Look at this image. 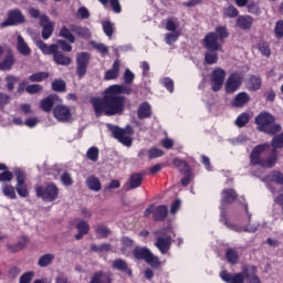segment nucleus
<instances>
[{
  "mask_svg": "<svg viewBox=\"0 0 283 283\" xmlns=\"http://www.w3.org/2000/svg\"><path fill=\"white\" fill-rule=\"evenodd\" d=\"M94 231L97 235V240H103L105 238H109V234L112 233V230H109V228H107V226H105L103 223L95 226Z\"/></svg>",
  "mask_w": 283,
  "mask_h": 283,
  "instance_id": "f704fd0d",
  "label": "nucleus"
},
{
  "mask_svg": "<svg viewBox=\"0 0 283 283\" xmlns=\"http://www.w3.org/2000/svg\"><path fill=\"white\" fill-rule=\"evenodd\" d=\"M77 17L80 19H90V10H87V8H85V7H81L77 10Z\"/></svg>",
  "mask_w": 283,
  "mask_h": 283,
  "instance_id": "774afa93",
  "label": "nucleus"
},
{
  "mask_svg": "<svg viewBox=\"0 0 283 283\" xmlns=\"http://www.w3.org/2000/svg\"><path fill=\"white\" fill-rule=\"evenodd\" d=\"M45 78H50V73L38 72V73H33L29 76V81L31 83H41V82L45 81Z\"/></svg>",
  "mask_w": 283,
  "mask_h": 283,
  "instance_id": "79ce46f5",
  "label": "nucleus"
},
{
  "mask_svg": "<svg viewBox=\"0 0 283 283\" xmlns=\"http://www.w3.org/2000/svg\"><path fill=\"white\" fill-rule=\"evenodd\" d=\"M90 283H112V279L103 271H97L93 274Z\"/></svg>",
  "mask_w": 283,
  "mask_h": 283,
  "instance_id": "e433bc0d",
  "label": "nucleus"
},
{
  "mask_svg": "<svg viewBox=\"0 0 283 283\" xmlns=\"http://www.w3.org/2000/svg\"><path fill=\"white\" fill-rule=\"evenodd\" d=\"M35 193L38 198H42L43 202H54L59 198V187L54 184H49L45 188L36 186Z\"/></svg>",
  "mask_w": 283,
  "mask_h": 283,
  "instance_id": "9d476101",
  "label": "nucleus"
},
{
  "mask_svg": "<svg viewBox=\"0 0 283 283\" xmlns=\"http://www.w3.org/2000/svg\"><path fill=\"white\" fill-rule=\"evenodd\" d=\"M222 282L226 283H262L260 276H258V266L255 265H244L242 272L229 273L227 270H222L219 274Z\"/></svg>",
  "mask_w": 283,
  "mask_h": 283,
  "instance_id": "7ed1b4c3",
  "label": "nucleus"
},
{
  "mask_svg": "<svg viewBox=\"0 0 283 283\" xmlns=\"http://www.w3.org/2000/svg\"><path fill=\"white\" fill-rule=\"evenodd\" d=\"M112 266L113 269H115V271H120L122 273H125L126 275H129L132 277V268H129L127 261L123 259H116L113 261Z\"/></svg>",
  "mask_w": 283,
  "mask_h": 283,
  "instance_id": "412c9836",
  "label": "nucleus"
},
{
  "mask_svg": "<svg viewBox=\"0 0 283 283\" xmlns=\"http://www.w3.org/2000/svg\"><path fill=\"white\" fill-rule=\"evenodd\" d=\"M220 222H222V224H224V227L228 226L229 221V217L227 216V206H220Z\"/></svg>",
  "mask_w": 283,
  "mask_h": 283,
  "instance_id": "13d9d810",
  "label": "nucleus"
},
{
  "mask_svg": "<svg viewBox=\"0 0 283 283\" xmlns=\"http://www.w3.org/2000/svg\"><path fill=\"white\" fill-rule=\"evenodd\" d=\"M163 156H165V151L160 148H150L148 150L149 160H154V158H160Z\"/></svg>",
  "mask_w": 283,
  "mask_h": 283,
  "instance_id": "8fccbe9b",
  "label": "nucleus"
},
{
  "mask_svg": "<svg viewBox=\"0 0 283 283\" xmlns=\"http://www.w3.org/2000/svg\"><path fill=\"white\" fill-rule=\"evenodd\" d=\"M34 277V272L29 271L20 276L19 283H31Z\"/></svg>",
  "mask_w": 283,
  "mask_h": 283,
  "instance_id": "680f3d73",
  "label": "nucleus"
},
{
  "mask_svg": "<svg viewBox=\"0 0 283 283\" xmlns=\"http://www.w3.org/2000/svg\"><path fill=\"white\" fill-rule=\"evenodd\" d=\"M277 149H283V133L275 135L271 144L263 143L256 145L250 153L251 167H263V169H273L280 160Z\"/></svg>",
  "mask_w": 283,
  "mask_h": 283,
  "instance_id": "f257e3e1",
  "label": "nucleus"
},
{
  "mask_svg": "<svg viewBox=\"0 0 283 283\" xmlns=\"http://www.w3.org/2000/svg\"><path fill=\"white\" fill-rule=\"evenodd\" d=\"M14 63H17V60L14 59V54L12 53V51H9L4 60L0 62V70L2 72H10Z\"/></svg>",
  "mask_w": 283,
  "mask_h": 283,
  "instance_id": "a878e982",
  "label": "nucleus"
},
{
  "mask_svg": "<svg viewBox=\"0 0 283 283\" xmlns=\"http://www.w3.org/2000/svg\"><path fill=\"white\" fill-rule=\"evenodd\" d=\"M208 51L205 53V63L207 65H216L218 63V52L222 49H207Z\"/></svg>",
  "mask_w": 283,
  "mask_h": 283,
  "instance_id": "2f4dec72",
  "label": "nucleus"
},
{
  "mask_svg": "<svg viewBox=\"0 0 283 283\" xmlns=\"http://www.w3.org/2000/svg\"><path fill=\"white\" fill-rule=\"evenodd\" d=\"M224 78H227V71L221 67H216L210 76L212 92H220L224 85Z\"/></svg>",
  "mask_w": 283,
  "mask_h": 283,
  "instance_id": "ddd939ff",
  "label": "nucleus"
},
{
  "mask_svg": "<svg viewBox=\"0 0 283 283\" xmlns=\"http://www.w3.org/2000/svg\"><path fill=\"white\" fill-rule=\"evenodd\" d=\"M266 180L269 182H274V185H283V174L280 170H272L268 176Z\"/></svg>",
  "mask_w": 283,
  "mask_h": 283,
  "instance_id": "4c0bfd02",
  "label": "nucleus"
},
{
  "mask_svg": "<svg viewBox=\"0 0 283 283\" xmlns=\"http://www.w3.org/2000/svg\"><path fill=\"white\" fill-rule=\"evenodd\" d=\"M92 59V55L87 52H81L76 56V74L77 77L84 78L85 74H87V67L90 65V61Z\"/></svg>",
  "mask_w": 283,
  "mask_h": 283,
  "instance_id": "4468645a",
  "label": "nucleus"
},
{
  "mask_svg": "<svg viewBox=\"0 0 283 283\" xmlns=\"http://www.w3.org/2000/svg\"><path fill=\"white\" fill-rule=\"evenodd\" d=\"M14 176L17 180L15 188L10 184L2 185V193L10 200H17V193L20 198H28L30 191L28 190V184H25V171L21 168L14 169Z\"/></svg>",
  "mask_w": 283,
  "mask_h": 283,
  "instance_id": "20e7f679",
  "label": "nucleus"
},
{
  "mask_svg": "<svg viewBox=\"0 0 283 283\" xmlns=\"http://www.w3.org/2000/svg\"><path fill=\"white\" fill-rule=\"evenodd\" d=\"M103 30L106 36H112L114 34V25H112V22L109 21L103 23Z\"/></svg>",
  "mask_w": 283,
  "mask_h": 283,
  "instance_id": "69168bd1",
  "label": "nucleus"
},
{
  "mask_svg": "<svg viewBox=\"0 0 283 283\" xmlns=\"http://www.w3.org/2000/svg\"><path fill=\"white\" fill-rule=\"evenodd\" d=\"M56 43L57 45H60L62 52H72V46L70 45V43H67V41L57 40Z\"/></svg>",
  "mask_w": 283,
  "mask_h": 283,
  "instance_id": "338daca9",
  "label": "nucleus"
},
{
  "mask_svg": "<svg viewBox=\"0 0 283 283\" xmlns=\"http://www.w3.org/2000/svg\"><path fill=\"white\" fill-rule=\"evenodd\" d=\"M229 39V30L227 27L219 25L216 28V32H209L203 38V48L206 50H222V44L218 41Z\"/></svg>",
  "mask_w": 283,
  "mask_h": 283,
  "instance_id": "0eeeda50",
  "label": "nucleus"
},
{
  "mask_svg": "<svg viewBox=\"0 0 283 283\" xmlns=\"http://www.w3.org/2000/svg\"><path fill=\"white\" fill-rule=\"evenodd\" d=\"M86 156H87L88 160H92V163L98 161V148L97 147H91L87 150Z\"/></svg>",
  "mask_w": 283,
  "mask_h": 283,
  "instance_id": "603ef678",
  "label": "nucleus"
},
{
  "mask_svg": "<svg viewBox=\"0 0 283 283\" xmlns=\"http://www.w3.org/2000/svg\"><path fill=\"white\" fill-rule=\"evenodd\" d=\"M70 30L71 32H73V34H75L76 36H80L81 39L92 38V32H90V29H87V27L71 24Z\"/></svg>",
  "mask_w": 283,
  "mask_h": 283,
  "instance_id": "b1692460",
  "label": "nucleus"
},
{
  "mask_svg": "<svg viewBox=\"0 0 283 283\" xmlns=\"http://www.w3.org/2000/svg\"><path fill=\"white\" fill-rule=\"evenodd\" d=\"M226 260L229 264H238V260H240V254H238V250L233 248H229L226 251Z\"/></svg>",
  "mask_w": 283,
  "mask_h": 283,
  "instance_id": "58836bf2",
  "label": "nucleus"
},
{
  "mask_svg": "<svg viewBox=\"0 0 283 283\" xmlns=\"http://www.w3.org/2000/svg\"><path fill=\"white\" fill-rule=\"evenodd\" d=\"M60 36H62V39H65L70 43H76V38L74 36V33L72 32V29H69L67 27H62L61 28Z\"/></svg>",
  "mask_w": 283,
  "mask_h": 283,
  "instance_id": "a19ab883",
  "label": "nucleus"
},
{
  "mask_svg": "<svg viewBox=\"0 0 283 283\" xmlns=\"http://www.w3.org/2000/svg\"><path fill=\"white\" fill-rule=\"evenodd\" d=\"M75 229H77L75 240H83V235H87V233H90V224L87 223V221H78L75 226Z\"/></svg>",
  "mask_w": 283,
  "mask_h": 283,
  "instance_id": "7c9ffc66",
  "label": "nucleus"
},
{
  "mask_svg": "<svg viewBox=\"0 0 283 283\" xmlns=\"http://www.w3.org/2000/svg\"><path fill=\"white\" fill-rule=\"evenodd\" d=\"M56 95H49L45 98L41 99L40 107L42 112H52V108L54 107V102L56 101Z\"/></svg>",
  "mask_w": 283,
  "mask_h": 283,
  "instance_id": "cd10ccee",
  "label": "nucleus"
},
{
  "mask_svg": "<svg viewBox=\"0 0 283 283\" xmlns=\"http://www.w3.org/2000/svg\"><path fill=\"white\" fill-rule=\"evenodd\" d=\"M249 101H251L249 94L247 92H241L234 96L232 105L233 107H244Z\"/></svg>",
  "mask_w": 283,
  "mask_h": 283,
  "instance_id": "c85d7f7f",
  "label": "nucleus"
},
{
  "mask_svg": "<svg viewBox=\"0 0 283 283\" xmlns=\"http://www.w3.org/2000/svg\"><path fill=\"white\" fill-rule=\"evenodd\" d=\"M242 86V75L240 73H232L226 81V94H235Z\"/></svg>",
  "mask_w": 283,
  "mask_h": 283,
  "instance_id": "2eb2a0df",
  "label": "nucleus"
},
{
  "mask_svg": "<svg viewBox=\"0 0 283 283\" xmlns=\"http://www.w3.org/2000/svg\"><path fill=\"white\" fill-rule=\"evenodd\" d=\"M137 118L145 120V118H151V105L148 102H143L137 109Z\"/></svg>",
  "mask_w": 283,
  "mask_h": 283,
  "instance_id": "393cba45",
  "label": "nucleus"
},
{
  "mask_svg": "<svg viewBox=\"0 0 283 283\" xmlns=\"http://www.w3.org/2000/svg\"><path fill=\"white\" fill-rule=\"evenodd\" d=\"M172 165L180 171V174H191V167H189V164L182 159L175 158Z\"/></svg>",
  "mask_w": 283,
  "mask_h": 283,
  "instance_id": "c9c22d12",
  "label": "nucleus"
},
{
  "mask_svg": "<svg viewBox=\"0 0 283 283\" xmlns=\"http://www.w3.org/2000/svg\"><path fill=\"white\" fill-rule=\"evenodd\" d=\"M42 91L43 86L41 84H30L25 87L27 94H39Z\"/></svg>",
  "mask_w": 283,
  "mask_h": 283,
  "instance_id": "864d4df0",
  "label": "nucleus"
},
{
  "mask_svg": "<svg viewBox=\"0 0 283 283\" xmlns=\"http://www.w3.org/2000/svg\"><path fill=\"white\" fill-rule=\"evenodd\" d=\"M120 74V60H115L111 70L104 74L105 81H114Z\"/></svg>",
  "mask_w": 283,
  "mask_h": 283,
  "instance_id": "4be33fe9",
  "label": "nucleus"
},
{
  "mask_svg": "<svg viewBox=\"0 0 283 283\" xmlns=\"http://www.w3.org/2000/svg\"><path fill=\"white\" fill-rule=\"evenodd\" d=\"M17 41V50L19 54H22V56H30V54H32V49H30L23 36L18 35Z\"/></svg>",
  "mask_w": 283,
  "mask_h": 283,
  "instance_id": "bb28decb",
  "label": "nucleus"
},
{
  "mask_svg": "<svg viewBox=\"0 0 283 283\" xmlns=\"http://www.w3.org/2000/svg\"><path fill=\"white\" fill-rule=\"evenodd\" d=\"M20 240L21 241H19L17 244L9 247L12 253H17V251H21V249H25V247H28V243L30 242V238L28 235H22Z\"/></svg>",
  "mask_w": 283,
  "mask_h": 283,
  "instance_id": "ea45409f",
  "label": "nucleus"
},
{
  "mask_svg": "<svg viewBox=\"0 0 283 283\" xmlns=\"http://www.w3.org/2000/svg\"><path fill=\"white\" fill-rule=\"evenodd\" d=\"M239 14H240V11H238V8L233 6H229L226 9V17H228L229 19H235V17H238Z\"/></svg>",
  "mask_w": 283,
  "mask_h": 283,
  "instance_id": "052dcab7",
  "label": "nucleus"
},
{
  "mask_svg": "<svg viewBox=\"0 0 283 283\" xmlns=\"http://www.w3.org/2000/svg\"><path fill=\"white\" fill-rule=\"evenodd\" d=\"M35 44L42 53L46 55L52 54L53 61L56 65H63L64 67L72 65V57L66 56L63 52L59 51V44L48 45L43 40H38Z\"/></svg>",
  "mask_w": 283,
  "mask_h": 283,
  "instance_id": "423d86ee",
  "label": "nucleus"
},
{
  "mask_svg": "<svg viewBox=\"0 0 283 283\" xmlns=\"http://www.w3.org/2000/svg\"><path fill=\"white\" fill-rule=\"evenodd\" d=\"M179 36H180L179 32L167 33L166 34V43H167V45H174V43H176V41H178Z\"/></svg>",
  "mask_w": 283,
  "mask_h": 283,
  "instance_id": "bf43d9fd",
  "label": "nucleus"
},
{
  "mask_svg": "<svg viewBox=\"0 0 283 283\" xmlns=\"http://www.w3.org/2000/svg\"><path fill=\"white\" fill-rule=\"evenodd\" d=\"M238 200V192L233 188H226L221 192V206L227 207Z\"/></svg>",
  "mask_w": 283,
  "mask_h": 283,
  "instance_id": "a211bd4d",
  "label": "nucleus"
},
{
  "mask_svg": "<svg viewBox=\"0 0 283 283\" xmlns=\"http://www.w3.org/2000/svg\"><path fill=\"white\" fill-rule=\"evenodd\" d=\"M86 187L91 191H95V192L101 191V189H102L101 179H98V177H96V176L87 177V179H86Z\"/></svg>",
  "mask_w": 283,
  "mask_h": 283,
  "instance_id": "473e14b6",
  "label": "nucleus"
},
{
  "mask_svg": "<svg viewBox=\"0 0 283 283\" xmlns=\"http://www.w3.org/2000/svg\"><path fill=\"white\" fill-rule=\"evenodd\" d=\"M161 83L164 87L170 92V94H174V80H171V77H165Z\"/></svg>",
  "mask_w": 283,
  "mask_h": 283,
  "instance_id": "0e129e2a",
  "label": "nucleus"
},
{
  "mask_svg": "<svg viewBox=\"0 0 283 283\" xmlns=\"http://www.w3.org/2000/svg\"><path fill=\"white\" fill-rule=\"evenodd\" d=\"M155 247L161 255H167L171 251V235L157 237Z\"/></svg>",
  "mask_w": 283,
  "mask_h": 283,
  "instance_id": "f3484780",
  "label": "nucleus"
},
{
  "mask_svg": "<svg viewBox=\"0 0 283 283\" xmlns=\"http://www.w3.org/2000/svg\"><path fill=\"white\" fill-rule=\"evenodd\" d=\"M253 21L254 19L251 15H239L235 23L240 30H251L253 28Z\"/></svg>",
  "mask_w": 283,
  "mask_h": 283,
  "instance_id": "5701e85b",
  "label": "nucleus"
},
{
  "mask_svg": "<svg viewBox=\"0 0 283 283\" xmlns=\"http://www.w3.org/2000/svg\"><path fill=\"white\" fill-rule=\"evenodd\" d=\"M126 96L116 95L109 88L104 91L102 98L94 97L91 104L95 112V116H120L125 112Z\"/></svg>",
  "mask_w": 283,
  "mask_h": 283,
  "instance_id": "f03ea898",
  "label": "nucleus"
},
{
  "mask_svg": "<svg viewBox=\"0 0 283 283\" xmlns=\"http://www.w3.org/2000/svg\"><path fill=\"white\" fill-rule=\"evenodd\" d=\"M140 185H143V174L135 172L129 177L128 181L126 182V191L138 189Z\"/></svg>",
  "mask_w": 283,
  "mask_h": 283,
  "instance_id": "6ab92c4d",
  "label": "nucleus"
},
{
  "mask_svg": "<svg viewBox=\"0 0 283 283\" xmlns=\"http://www.w3.org/2000/svg\"><path fill=\"white\" fill-rule=\"evenodd\" d=\"M249 120H251V116H249V113H241L237 119L235 125L237 127H245V125H249Z\"/></svg>",
  "mask_w": 283,
  "mask_h": 283,
  "instance_id": "a18cd8bd",
  "label": "nucleus"
},
{
  "mask_svg": "<svg viewBox=\"0 0 283 283\" xmlns=\"http://www.w3.org/2000/svg\"><path fill=\"white\" fill-rule=\"evenodd\" d=\"M25 23V15L20 9H12L8 11V18L1 23V28H10L12 25H21Z\"/></svg>",
  "mask_w": 283,
  "mask_h": 283,
  "instance_id": "f8f14e48",
  "label": "nucleus"
},
{
  "mask_svg": "<svg viewBox=\"0 0 283 283\" xmlns=\"http://www.w3.org/2000/svg\"><path fill=\"white\" fill-rule=\"evenodd\" d=\"M14 179V174L10 170H3V172H0V182H12Z\"/></svg>",
  "mask_w": 283,
  "mask_h": 283,
  "instance_id": "3c124183",
  "label": "nucleus"
},
{
  "mask_svg": "<svg viewBox=\"0 0 283 283\" xmlns=\"http://www.w3.org/2000/svg\"><path fill=\"white\" fill-rule=\"evenodd\" d=\"M61 182L65 187H72V185H74V179H72V175L70 172H64L61 176Z\"/></svg>",
  "mask_w": 283,
  "mask_h": 283,
  "instance_id": "5fc2aeb1",
  "label": "nucleus"
},
{
  "mask_svg": "<svg viewBox=\"0 0 283 283\" xmlns=\"http://www.w3.org/2000/svg\"><path fill=\"white\" fill-rule=\"evenodd\" d=\"M91 251H93L94 253H107L109 251H112V244L109 243H102L99 245L97 244H91Z\"/></svg>",
  "mask_w": 283,
  "mask_h": 283,
  "instance_id": "37998d69",
  "label": "nucleus"
},
{
  "mask_svg": "<svg viewBox=\"0 0 283 283\" xmlns=\"http://www.w3.org/2000/svg\"><path fill=\"white\" fill-rule=\"evenodd\" d=\"M244 211L248 216L249 224H247L244 228H242V227H239L238 224L229 221L226 227L228 229H230L231 231H235L237 233H242V231H244L245 233H255V231H258V229L260 228V223L251 224V218H253V214H251V212H249L248 203L244 205Z\"/></svg>",
  "mask_w": 283,
  "mask_h": 283,
  "instance_id": "9b49d317",
  "label": "nucleus"
},
{
  "mask_svg": "<svg viewBox=\"0 0 283 283\" xmlns=\"http://www.w3.org/2000/svg\"><path fill=\"white\" fill-rule=\"evenodd\" d=\"M258 50L261 52L262 56H271V46L266 42H262L258 44Z\"/></svg>",
  "mask_w": 283,
  "mask_h": 283,
  "instance_id": "de8ad7c7",
  "label": "nucleus"
},
{
  "mask_svg": "<svg viewBox=\"0 0 283 283\" xmlns=\"http://www.w3.org/2000/svg\"><path fill=\"white\" fill-rule=\"evenodd\" d=\"M254 122L255 125H258V130L263 134L275 136V134H280V132H282V125L275 123V116L266 111L256 115Z\"/></svg>",
  "mask_w": 283,
  "mask_h": 283,
  "instance_id": "39448f33",
  "label": "nucleus"
},
{
  "mask_svg": "<svg viewBox=\"0 0 283 283\" xmlns=\"http://www.w3.org/2000/svg\"><path fill=\"white\" fill-rule=\"evenodd\" d=\"M247 87L250 92H258L262 87V78L256 75H250L247 82Z\"/></svg>",
  "mask_w": 283,
  "mask_h": 283,
  "instance_id": "c756f323",
  "label": "nucleus"
},
{
  "mask_svg": "<svg viewBox=\"0 0 283 283\" xmlns=\"http://www.w3.org/2000/svg\"><path fill=\"white\" fill-rule=\"evenodd\" d=\"M53 116L59 123H70L72 120V109L65 105H56L53 108Z\"/></svg>",
  "mask_w": 283,
  "mask_h": 283,
  "instance_id": "dca6fc26",
  "label": "nucleus"
},
{
  "mask_svg": "<svg viewBox=\"0 0 283 283\" xmlns=\"http://www.w3.org/2000/svg\"><path fill=\"white\" fill-rule=\"evenodd\" d=\"M53 33H54V25L45 24L42 28V39H44V41H48V39H50V36H52Z\"/></svg>",
  "mask_w": 283,
  "mask_h": 283,
  "instance_id": "09e8293b",
  "label": "nucleus"
},
{
  "mask_svg": "<svg viewBox=\"0 0 283 283\" xmlns=\"http://www.w3.org/2000/svg\"><path fill=\"white\" fill-rule=\"evenodd\" d=\"M113 94L116 96H120V94H132V88L129 86L114 84L107 87Z\"/></svg>",
  "mask_w": 283,
  "mask_h": 283,
  "instance_id": "72a5a7b5",
  "label": "nucleus"
},
{
  "mask_svg": "<svg viewBox=\"0 0 283 283\" xmlns=\"http://www.w3.org/2000/svg\"><path fill=\"white\" fill-rule=\"evenodd\" d=\"M135 78L136 75H134V73L129 69H126L124 72V82L126 83V85H132Z\"/></svg>",
  "mask_w": 283,
  "mask_h": 283,
  "instance_id": "4d7b16f0",
  "label": "nucleus"
},
{
  "mask_svg": "<svg viewBox=\"0 0 283 283\" xmlns=\"http://www.w3.org/2000/svg\"><path fill=\"white\" fill-rule=\"evenodd\" d=\"M107 127L115 140H118V143L125 147H132V145H134V139L132 138L134 135V127L132 125H127L125 128H120L118 126L108 124Z\"/></svg>",
  "mask_w": 283,
  "mask_h": 283,
  "instance_id": "6e6552de",
  "label": "nucleus"
},
{
  "mask_svg": "<svg viewBox=\"0 0 283 283\" xmlns=\"http://www.w3.org/2000/svg\"><path fill=\"white\" fill-rule=\"evenodd\" d=\"M169 216V209L165 205L157 206L153 211V219L155 222H164Z\"/></svg>",
  "mask_w": 283,
  "mask_h": 283,
  "instance_id": "aec40b11",
  "label": "nucleus"
},
{
  "mask_svg": "<svg viewBox=\"0 0 283 283\" xmlns=\"http://www.w3.org/2000/svg\"><path fill=\"white\" fill-rule=\"evenodd\" d=\"M53 92H65L67 90V84L63 80H55L52 82Z\"/></svg>",
  "mask_w": 283,
  "mask_h": 283,
  "instance_id": "49530a36",
  "label": "nucleus"
},
{
  "mask_svg": "<svg viewBox=\"0 0 283 283\" xmlns=\"http://www.w3.org/2000/svg\"><path fill=\"white\" fill-rule=\"evenodd\" d=\"M52 262H54V254L48 253V254H43L42 256H40L38 264L42 269H44L45 266H50V264H52Z\"/></svg>",
  "mask_w": 283,
  "mask_h": 283,
  "instance_id": "c03bdc74",
  "label": "nucleus"
},
{
  "mask_svg": "<svg viewBox=\"0 0 283 283\" xmlns=\"http://www.w3.org/2000/svg\"><path fill=\"white\" fill-rule=\"evenodd\" d=\"M248 12H250V14H259L260 13V6H258V3H255L254 1H250L248 2Z\"/></svg>",
  "mask_w": 283,
  "mask_h": 283,
  "instance_id": "e2e57ef3",
  "label": "nucleus"
},
{
  "mask_svg": "<svg viewBox=\"0 0 283 283\" xmlns=\"http://www.w3.org/2000/svg\"><path fill=\"white\" fill-rule=\"evenodd\" d=\"M275 39H283V20H279L274 27Z\"/></svg>",
  "mask_w": 283,
  "mask_h": 283,
  "instance_id": "6e6d98bb",
  "label": "nucleus"
},
{
  "mask_svg": "<svg viewBox=\"0 0 283 283\" xmlns=\"http://www.w3.org/2000/svg\"><path fill=\"white\" fill-rule=\"evenodd\" d=\"M133 256L135 260H144L146 264H149L151 269H158L160 266V259L149 250L147 247H135L133 249Z\"/></svg>",
  "mask_w": 283,
  "mask_h": 283,
  "instance_id": "1a4fd4ad",
  "label": "nucleus"
}]
</instances>
